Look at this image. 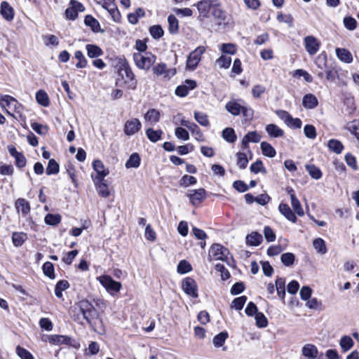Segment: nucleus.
<instances>
[{"label":"nucleus","instance_id":"19","mask_svg":"<svg viewBox=\"0 0 359 359\" xmlns=\"http://www.w3.org/2000/svg\"><path fill=\"white\" fill-rule=\"evenodd\" d=\"M15 208L18 212H21L23 217H26L31 212L30 203L24 198H18L15 201Z\"/></svg>","mask_w":359,"mask_h":359},{"label":"nucleus","instance_id":"3","mask_svg":"<svg viewBox=\"0 0 359 359\" xmlns=\"http://www.w3.org/2000/svg\"><path fill=\"white\" fill-rule=\"evenodd\" d=\"M117 74L116 86L131 90L136 88L137 81L132 69H118Z\"/></svg>","mask_w":359,"mask_h":359},{"label":"nucleus","instance_id":"5","mask_svg":"<svg viewBox=\"0 0 359 359\" xmlns=\"http://www.w3.org/2000/svg\"><path fill=\"white\" fill-rule=\"evenodd\" d=\"M97 280L104 287V289L111 295L120 292L122 288L121 282L114 280L109 275H102L97 278Z\"/></svg>","mask_w":359,"mask_h":359},{"label":"nucleus","instance_id":"1","mask_svg":"<svg viewBox=\"0 0 359 359\" xmlns=\"http://www.w3.org/2000/svg\"><path fill=\"white\" fill-rule=\"evenodd\" d=\"M69 315L71 318L77 324L88 325L95 332L99 334H105L106 329L103 320L89 300L83 299L76 302L70 308Z\"/></svg>","mask_w":359,"mask_h":359},{"label":"nucleus","instance_id":"37","mask_svg":"<svg viewBox=\"0 0 359 359\" xmlns=\"http://www.w3.org/2000/svg\"><path fill=\"white\" fill-rule=\"evenodd\" d=\"M91 302L100 316L107 309L108 302L103 298L95 297L92 299Z\"/></svg>","mask_w":359,"mask_h":359},{"label":"nucleus","instance_id":"16","mask_svg":"<svg viewBox=\"0 0 359 359\" xmlns=\"http://www.w3.org/2000/svg\"><path fill=\"white\" fill-rule=\"evenodd\" d=\"M205 51L204 46H198L189 55L186 67H196L199 63L202 54Z\"/></svg>","mask_w":359,"mask_h":359},{"label":"nucleus","instance_id":"59","mask_svg":"<svg viewBox=\"0 0 359 359\" xmlns=\"http://www.w3.org/2000/svg\"><path fill=\"white\" fill-rule=\"evenodd\" d=\"M256 325L259 328H264L268 326L269 322L267 318L262 312H258L255 315Z\"/></svg>","mask_w":359,"mask_h":359},{"label":"nucleus","instance_id":"62","mask_svg":"<svg viewBox=\"0 0 359 359\" xmlns=\"http://www.w3.org/2000/svg\"><path fill=\"white\" fill-rule=\"evenodd\" d=\"M250 171L255 174L259 172L265 173L266 168L264 166L263 162L260 159H257L255 162L251 164L250 167Z\"/></svg>","mask_w":359,"mask_h":359},{"label":"nucleus","instance_id":"42","mask_svg":"<svg viewBox=\"0 0 359 359\" xmlns=\"http://www.w3.org/2000/svg\"><path fill=\"white\" fill-rule=\"evenodd\" d=\"M345 129L348 130L359 142V120H353L348 122L345 126Z\"/></svg>","mask_w":359,"mask_h":359},{"label":"nucleus","instance_id":"53","mask_svg":"<svg viewBox=\"0 0 359 359\" xmlns=\"http://www.w3.org/2000/svg\"><path fill=\"white\" fill-rule=\"evenodd\" d=\"M193 269L191 264L187 260L182 259L180 261L177 267V271L180 274H185L190 271H191Z\"/></svg>","mask_w":359,"mask_h":359},{"label":"nucleus","instance_id":"49","mask_svg":"<svg viewBox=\"0 0 359 359\" xmlns=\"http://www.w3.org/2000/svg\"><path fill=\"white\" fill-rule=\"evenodd\" d=\"M189 130L192 135H194V137L197 141L204 142L205 140L203 132L197 124L192 123L190 125Z\"/></svg>","mask_w":359,"mask_h":359},{"label":"nucleus","instance_id":"25","mask_svg":"<svg viewBox=\"0 0 359 359\" xmlns=\"http://www.w3.org/2000/svg\"><path fill=\"white\" fill-rule=\"evenodd\" d=\"M302 355L308 359H316L318 354V348L311 344L304 345L302 349Z\"/></svg>","mask_w":359,"mask_h":359},{"label":"nucleus","instance_id":"7","mask_svg":"<svg viewBox=\"0 0 359 359\" xmlns=\"http://www.w3.org/2000/svg\"><path fill=\"white\" fill-rule=\"evenodd\" d=\"M275 287L279 299L284 302L285 298V279L282 277H277L275 285L272 283H268L266 286L268 293L273 294L275 291Z\"/></svg>","mask_w":359,"mask_h":359},{"label":"nucleus","instance_id":"56","mask_svg":"<svg viewBox=\"0 0 359 359\" xmlns=\"http://www.w3.org/2000/svg\"><path fill=\"white\" fill-rule=\"evenodd\" d=\"M194 118L196 121L202 126L208 127L210 126L208 116L206 114L201 111H195Z\"/></svg>","mask_w":359,"mask_h":359},{"label":"nucleus","instance_id":"57","mask_svg":"<svg viewBox=\"0 0 359 359\" xmlns=\"http://www.w3.org/2000/svg\"><path fill=\"white\" fill-rule=\"evenodd\" d=\"M247 300L248 297L245 295L236 297L232 301L231 307L237 311H241L243 308Z\"/></svg>","mask_w":359,"mask_h":359},{"label":"nucleus","instance_id":"26","mask_svg":"<svg viewBox=\"0 0 359 359\" xmlns=\"http://www.w3.org/2000/svg\"><path fill=\"white\" fill-rule=\"evenodd\" d=\"M12 243L16 248L21 247L27 240V234L23 231H15L12 233Z\"/></svg>","mask_w":359,"mask_h":359},{"label":"nucleus","instance_id":"36","mask_svg":"<svg viewBox=\"0 0 359 359\" xmlns=\"http://www.w3.org/2000/svg\"><path fill=\"white\" fill-rule=\"evenodd\" d=\"M328 149L337 154H340L344 149V144L338 140L331 139L327 142Z\"/></svg>","mask_w":359,"mask_h":359},{"label":"nucleus","instance_id":"9","mask_svg":"<svg viewBox=\"0 0 359 359\" xmlns=\"http://www.w3.org/2000/svg\"><path fill=\"white\" fill-rule=\"evenodd\" d=\"M182 288L188 296L197 298L198 297V285L191 277H186L182 280Z\"/></svg>","mask_w":359,"mask_h":359},{"label":"nucleus","instance_id":"15","mask_svg":"<svg viewBox=\"0 0 359 359\" xmlns=\"http://www.w3.org/2000/svg\"><path fill=\"white\" fill-rule=\"evenodd\" d=\"M142 128V123L137 118L126 121L124 124L123 131L128 136H131L138 133Z\"/></svg>","mask_w":359,"mask_h":359},{"label":"nucleus","instance_id":"48","mask_svg":"<svg viewBox=\"0 0 359 359\" xmlns=\"http://www.w3.org/2000/svg\"><path fill=\"white\" fill-rule=\"evenodd\" d=\"M339 344L342 352L345 353L353 346L354 342L351 337L345 335L341 338Z\"/></svg>","mask_w":359,"mask_h":359},{"label":"nucleus","instance_id":"60","mask_svg":"<svg viewBox=\"0 0 359 359\" xmlns=\"http://www.w3.org/2000/svg\"><path fill=\"white\" fill-rule=\"evenodd\" d=\"M277 20L279 22H285L290 27H292L294 25V18L291 14H283L282 13H279L276 17Z\"/></svg>","mask_w":359,"mask_h":359},{"label":"nucleus","instance_id":"38","mask_svg":"<svg viewBox=\"0 0 359 359\" xmlns=\"http://www.w3.org/2000/svg\"><path fill=\"white\" fill-rule=\"evenodd\" d=\"M222 136L223 139L229 143H234L237 140V135L233 128H226L222 130Z\"/></svg>","mask_w":359,"mask_h":359},{"label":"nucleus","instance_id":"18","mask_svg":"<svg viewBox=\"0 0 359 359\" xmlns=\"http://www.w3.org/2000/svg\"><path fill=\"white\" fill-rule=\"evenodd\" d=\"M95 189L98 195L102 198H108L110 194V190L107 183V180L104 179H92Z\"/></svg>","mask_w":359,"mask_h":359},{"label":"nucleus","instance_id":"50","mask_svg":"<svg viewBox=\"0 0 359 359\" xmlns=\"http://www.w3.org/2000/svg\"><path fill=\"white\" fill-rule=\"evenodd\" d=\"M306 169L313 179L319 180L322 177L323 173L320 169L314 164L306 165Z\"/></svg>","mask_w":359,"mask_h":359},{"label":"nucleus","instance_id":"24","mask_svg":"<svg viewBox=\"0 0 359 359\" xmlns=\"http://www.w3.org/2000/svg\"><path fill=\"white\" fill-rule=\"evenodd\" d=\"M302 104L306 109H312L318 105V100L313 94L307 93L303 97Z\"/></svg>","mask_w":359,"mask_h":359},{"label":"nucleus","instance_id":"46","mask_svg":"<svg viewBox=\"0 0 359 359\" xmlns=\"http://www.w3.org/2000/svg\"><path fill=\"white\" fill-rule=\"evenodd\" d=\"M141 163V158L137 153H133L128 161L126 163V167L127 168H137L140 166Z\"/></svg>","mask_w":359,"mask_h":359},{"label":"nucleus","instance_id":"31","mask_svg":"<svg viewBox=\"0 0 359 359\" xmlns=\"http://www.w3.org/2000/svg\"><path fill=\"white\" fill-rule=\"evenodd\" d=\"M262 241V234L257 231H253L246 236V243L251 246H258Z\"/></svg>","mask_w":359,"mask_h":359},{"label":"nucleus","instance_id":"58","mask_svg":"<svg viewBox=\"0 0 359 359\" xmlns=\"http://www.w3.org/2000/svg\"><path fill=\"white\" fill-rule=\"evenodd\" d=\"M197 183V180L195 177L184 175L182 177L179 182V185L182 187H187L190 185H194Z\"/></svg>","mask_w":359,"mask_h":359},{"label":"nucleus","instance_id":"44","mask_svg":"<svg viewBox=\"0 0 359 359\" xmlns=\"http://www.w3.org/2000/svg\"><path fill=\"white\" fill-rule=\"evenodd\" d=\"M86 48L88 56L91 58L97 57L103 54L102 50L94 44H87Z\"/></svg>","mask_w":359,"mask_h":359},{"label":"nucleus","instance_id":"20","mask_svg":"<svg viewBox=\"0 0 359 359\" xmlns=\"http://www.w3.org/2000/svg\"><path fill=\"white\" fill-rule=\"evenodd\" d=\"M305 48L310 55L316 54L320 48V43L313 36H308L304 38Z\"/></svg>","mask_w":359,"mask_h":359},{"label":"nucleus","instance_id":"45","mask_svg":"<svg viewBox=\"0 0 359 359\" xmlns=\"http://www.w3.org/2000/svg\"><path fill=\"white\" fill-rule=\"evenodd\" d=\"M264 156L273 158L276 155L275 149L267 142H262L260 145Z\"/></svg>","mask_w":359,"mask_h":359},{"label":"nucleus","instance_id":"14","mask_svg":"<svg viewBox=\"0 0 359 359\" xmlns=\"http://www.w3.org/2000/svg\"><path fill=\"white\" fill-rule=\"evenodd\" d=\"M10 155L15 158V165L20 169H23L27 165V158L24 154L18 151L15 146L10 145L8 147Z\"/></svg>","mask_w":359,"mask_h":359},{"label":"nucleus","instance_id":"47","mask_svg":"<svg viewBox=\"0 0 359 359\" xmlns=\"http://www.w3.org/2000/svg\"><path fill=\"white\" fill-rule=\"evenodd\" d=\"M42 271L43 274L50 279L55 278L54 265L50 262H46L42 266Z\"/></svg>","mask_w":359,"mask_h":359},{"label":"nucleus","instance_id":"28","mask_svg":"<svg viewBox=\"0 0 359 359\" xmlns=\"http://www.w3.org/2000/svg\"><path fill=\"white\" fill-rule=\"evenodd\" d=\"M70 284L67 280H60L55 286V296L62 300H64L62 292L69 288Z\"/></svg>","mask_w":359,"mask_h":359},{"label":"nucleus","instance_id":"6","mask_svg":"<svg viewBox=\"0 0 359 359\" xmlns=\"http://www.w3.org/2000/svg\"><path fill=\"white\" fill-rule=\"evenodd\" d=\"M133 59L137 67H151L156 57L151 52H145L144 53H135Z\"/></svg>","mask_w":359,"mask_h":359},{"label":"nucleus","instance_id":"54","mask_svg":"<svg viewBox=\"0 0 359 359\" xmlns=\"http://www.w3.org/2000/svg\"><path fill=\"white\" fill-rule=\"evenodd\" d=\"M313 248L318 252L324 255L327 252V247L325 241L321 238H317L313 241Z\"/></svg>","mask_w":359,"mask_h":359},{"label":"nucleus","instance_id":"23","mask_svg":"<svg viewBox=\"0 0 359 359\" xmlns=\"http://www.w3.org/2000/svg\"><path fill=\"white\" fill-rule=\"evenodd\" d=\"M0 13L3 18L7 21H11L15 16V11L8 2L4 1L0 5Z\"/></svg>","mask_w":359,"mask_h":359},{"label":"nucleus","instance_id":"22","mask_svg":"<svg viewBox=\"0 0 359 359\" xmlns=\"http://www.w3.org/2000/svg\"><path fill=\"white\" fill-rule=\"evenodd\" d=\"M1 100L6 103L7 107H13L14 112L19 116H21L22 112V105L20 104L15 98L11 95H6L2 97Z\"/></svg>","mask_w":359,"mask_h":359},{"label":"nucleus","instance_id":"40","mask_svg":"<svg viewBox=\"0 0 359 359\" xmlns=\"http://www.w3.org/2000/svg\"><path fill=\"white\" fill-rule=\"evenodd\" d=\"M36 100L40 105L43 107H48L50 105V99L47 93L43 90H39L36 93Z\"/></svg>","mask_w":359,"mask_h":359},{"label":"nucleus","instance_id":"2","mask_svg":"<svg viewBox=\"0 0 359 359\" xmlns=\"http://www.w3.org/2000/svg\"><path fill=\"white\" fill-rule=\"evenodd\" d=\"M212 16L215 22L211 27L215 32L233 27V22L231 18L222 8L219 3H217L212 8Z\"/></svg>","mask_w":359,"mask_h":359},{"label":"nucleus","instance_id":"32","mask_svg":"<svg viewBox=\"0 0 359 359\" xmlns=\"http://www.w3.org/2000/svg\"><path fill=\"white\" fill-rule=\"evenodd\" d=\"M225 109L232 115L238 116L241 113L242 105L236 100H230L226 104Z\"/></svg>","mask_w":359,"mask_h":359},{"label":"nucleus","instance_id":"43","mask_svg":"<svg viewBox=\"0 0 359 359\" xmlns=\"http://www.w3.org/2000/svg\"><path fill=\"white\" fill-rule=\"evenodd\" d=\"M62 221V217L60 214L48 213L44 217V222L50 226H57Z\"/></svg>","mask_w":359,"mask_h":359},{"label":"nucleus","instance_id":"34","mask_svg":"<svg viewBox=\"0 0 359 359\" xmlns=\"http://www.w3.org/2000/svg\"><path fill=\"white\" fill-rule=\"evenodd\" d=\"M147 138L151 142H156L161 140L163 132L162 130H154L152 128H149L145 131Z\"/></svg>","mask_w":359,"mask_h":359},{"label":"nucleus","instance_id":"10","mask_svg":"<svg viewBox=\"0 0 359 359\" xmlns=\"http://www.w3.org/2000/svg\"><path fill=\"white\" fill-rule=\"evenodd\" d=\"M85 11L84 6L76 0H70L69 7L65 12V18L69 20H75L79 15V12Z\"/></svg>","mask_w":359,"mask_h":359},{"label":"nucleus","instance_id":"27","mask_svg":"<svg viewBox=\"0 0 359 359\" xmlns=\"http://www.w3.org/2000/svg\"><path fill=\"white\" fill-rule=\"evenodd\" d=\"M335 52L337 57L341 62L351 63L353 61V55L348 49L344 48H337Z\"/></svg>","mask_w":359,"mask_h":359},{"label":"nucleus","instance_id":"12","mask_svg":"<svg viewBox=\"0 0 359 359\" xmlns=\"http://www.w3.org/2000/svg\"><path fill=\"white\" fill-rule=\"evenodd\" d=\"M187 196L189 197L190 203L192 205L195 207H198L206 198V191L203 188L193 189L187 195Z\"/></svg>","mask_w":359,"mask_h":359},{"label":"nucleus","instance_id":"51","mask_svg":"<svg viewBox=\"0 0 359 359\" xmlns=\"http://www.w3.org/2000/svg\"><path fill=\"white\" fill-rule=\"evenodd\" d=\"M60 171V165L54 159H49L48 165L46 169V172L48 175H56Z\"/></svg>","mask_w":359,"mask_h":359},{"label":"nucleus","instance_id":"13","mask_svg":"<svg viewBox=\"0 0 359 359\" xmlns=\"http://www.w3.org/2000/svg\"><path fill=\"white\" fill-rule=\"evenodd\" d=\"M197 87V83L193 79H186L184 84L178 86L175 90V93L180 97H184L188 95L190 90Z\"/></svg>","mask_w":359,"mask_h":359},{"label":"nucleus","instance_id":"17","mask_svg":"<svg viewBox=\"0 0 359 359\" xmlns=\"http://www.w3.org/2000/svg\"><path fill=\"white\" fill-rule=\"evenodd\" d=\"M92 165L96 172L95 175L91 174L92 179H104L109 174V170L105 168L103 162L100 159L94 160Z\"/></svg>","mask_w":359,"mask_h":359},{"label":"nucleus","instance_id":"8","mask_svg":"<svg viewBox=\"0 0 359 359\" xmlns=\"http://www.w3.org/2000/svg\"><path fill=\"white\" fill-rule=\"evenodd\" d=\"M216 0H201L198 2L196 6L199 13L198 20L204 21L205 19L208 18L210 13H212V8L217 4Z\"/></svg>","mask_w":359,"mask_h":359},{"label":"nucleus","instance_id":"52","mask_svg":"<svg viewBox=\"0 0 359 359\" xmlns=\"http://www.w3.org/2000/svg\"><path fill=\"white\" fill-rule=\"evenodd\" d=\"M15 353L20 359H35L31 352L20 345L16 346Z\"/></svg>","mask_w":359,"mask_h":359},{"label":"nucleus","instance_id":"61","mask_svg":"<svg viewBox=\"0 0 359 359\" xmlns=\"http://www.w3.org/2000/svg\"><path fill=\"white\" fill-rule=\"evenodd\" d=\"M280 260L285 266H290L294 262L295 256L292 252H285L282 254Z\"/></svg>","mask_w":359,"mask_h":359},{"label":"nucleus","instance_id":"39","mask_svg":"<svg viewBox=\"0 0 359 359\" xmlns=\"http://www.w3.org/2000/svg\"><path fill=\"white\" fill-rule=\"evenodd\" d=\"M49 344L51 345H62L68 342L69 337L60 334H50L49 337Z\"/></svg>","mask_w":359,"mask_h":359},{"label":"nucleus","instance_id":"11","mask_svg":"<svg viewBox=\"0 0 359 359\" xmlns=\"http://www.w3.org/2000/svg\"><path fill=\"white\" fill-rule=\"evenodd\" d=\"M276 114L280 119L290 128L300 129L302 121L299 118H293L291 114L285 110H278Z\"/></svg>","mask_w":359,"mask_h":359},{"label":"nucleus","instance_id":"64","mask_svg":"<svg viewBox=\"0 0 359 359\" xmlns=\"http://www.w3.org/2000/svg\"><path fill=\"white\" fill-rule=\"evenodd\" d=\"M149 33L154 39H158L163 36L164 32L160 25H153L149 28Z\"/></svg>","mask_w":359,"mask_h":359},{"label":"nucleus","instance_id":"55","mask_svg":"<svg viewBox=\"0 0 359 359\" xmlns=\"http://www.w3.org/2000/svg\"><path fill=\"white\" fill-rule=\"evenodd\" d=\"M229 334L228 332H221L219 334H216L213 338V344L215 347H221L224 345L226 339L228 338Z\"/></svg>","mask_w":359,"mask_h":359},{"label":"nucleus","instance_id":"41","mask_svg":"<svg viewBox=\"0 0 359 359\" xmlns=\"http://www.w3.org/2000/svg\"><path fill=\"white\" fill-rule=\"evenodd\" d=\"M168 22L169 32L172 34L178 33L180 29L179 21L174 15L170 14L168 17Z\"/></svg>","mask_w":359,"mask_h":359},{"label":"nucleus","instance_id":"4","mask_svg":"<svg viewBox=\"0 0 359 359\" xmlns=\"http://www.w3.org/2000/svg\"><path fill=\"white\" fill-rule=\"evenodd\" d=\"M230 254L229 250L219 243H213L209 250L208 259L220 260L227 262L228 255Z\"/></svg>","mask_w":359,"mask_h":359},{"label":"nucleus","instance_id":"29","mask_svg":"<svg viewBox=\"0 0 359 359\" xmlns=\"http://www.w3.org/2000/svg\"><path fill=\"white\" fill-rule=\"evenodd\" d=\"M84 23L86 26L90 27L91 30L95 32H103L101 29L100 22L91 15H87L84 18Z\"/></svg>","mask_w":359,"mask_h":359},{"label":"nucleus","instance_id":"33","mask_svg":"<svg viewBox=\"0 0 359 359\" xmlns=\"http://www.w3.org/2000/svg\"><path fill=\"white\" fill-rule=\"evenodd\" d=\"M144 118L145 121L154 124L159 121L161 114L160 111L156 109H149L144 114Z\"/></svg>","mask_w":359,"mask_h":359},{"label":"nucleus","instance_id":"63","mask_svg":"<svg viewBox=\"0 0 359 359\" xmlns=\"http://www.w3.org/2000/svg\"><path fill=\"white\" fill-rule=\"evenodd\" d=\"M217 271L220 272L221 278L222 280H226L230 278L231 274L229 270L224 266V264L218 263L215 265Z\"/></svg>","mask_w":359,"mask_h":359},{"label":"nucleus","instance_id":"35","mask_svg":"<svg viewBox=\"0 0 359 359\" xmlns=\"http://www.w3.org/2000/svg\"><path fill=\"white\" fill-rule=\"evenodd\" d=\"M266 131L271 137H280L284 135V131L278 126L270 123L266 126Z\"/></svg>","mask_w":359,"mask_h":359},{"label":"nucleus","instance_id":"21","mask_svg":"<svg viewBox=\"0 0 359 359\" xmlns=\"http://www.w3.org/2000/svg\"><path fill=\"white\" fill-rule=\"evenodd\" d=\"M278 210L290 222L292 223L297 222L295 213L292 210L288 204L281 202L278 205Z\"/></svg>","mask_w":359,"mask_h":359},{"label":"nucleus","instance_id":"30","mask_svg":"<svg viewBox=\"0 0 359 359\" xmlns=\"http://www.w3.org/2000/svg\"><path fill=\"white\" fill-rule=\"evenodd\" d=\"M108 58L111 61V67H129V64L124 56L112 55Z\"/></svg>","mask_w":359,"mask_h":359}]
</instances>
